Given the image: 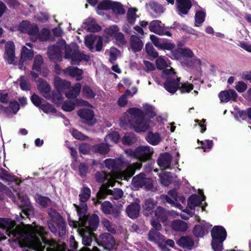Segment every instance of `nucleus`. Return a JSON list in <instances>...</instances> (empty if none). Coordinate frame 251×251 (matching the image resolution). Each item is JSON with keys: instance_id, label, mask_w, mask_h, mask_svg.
Returning a JSON list of instances; mask_svg holds the SVG:
<instances>
[{"instance_id": "nucleus-4", "label": "nucleus", "mask_w": 251, "mask_h": 251, "mask_svg": "<svg viewBox=\"0 0 251 251\" xmlns=\"http://www.w3.org/2000/svg\"><path fill=\"white\" fill-rule=\"evenodd\" d=\"M76 211L80 218L82 220L83 228L82 229L90 230L92 231L95 230L98 226L99 219L98 215L93 214L89 219L88 222H87V218L86 212L87 206L85 203H82L80 206L75 205Z\"/></svg>"}, {"instance_id": "nucleus-32", "label": "nucleus", "mask_w": 251, "mask_h": 251, "mask_svg": "<svg viewBox=\"0 0 251 251\" xmlns=\"http://www.w3.org/2000/svg\"><path fill=\"white\" fill-rule=\"evenodd\" d=\"M149 28L151 32L162 35L164 33V26L161 22L155 20L151 23Z\"/></svg>"}, {"instance_id": "nucleus-33", "label": "nucleus", "mask_w": 251, "mask_h": 251, "mask_svg": "<svg viewBox=\"0 0 251 251\" xmlns=\"http://www.w3.org/2000/svg\"><path fill=\"white\" fill-rule=\"evenodd\" d=\"M140 205L137 203L130 204L126 208V212L130 218H136L139 213Z\"/></svg>"}, {"instance_id": "nucleus-17", "label": "nucleus", "mask_w": 251, "mask_h": 251, "mask_svg": "<svg viewBox=\"0 0 251 251\" xmlns=\"http://www.w3.org/2000/svg\"><path fill=\"white\" fill-rule=\"evenodd\" d=\"M97 242L99 245L102 246L105 249L111 250L113 249L115 242L113 236L108 233L101 234Z\"/></svg>"}, {"instance_id": "nucleus-13", "label": "nucleus", "mask_w": 251, "mask_h": 251, "mask_svg": "<svg viewBox=\"0 0 251 251\" xmlns=\"http://www.w3.org/2000/svg\"><path fill=\"white\" fill-rule=\"evenodd\" d=\"M107 195H112L113 196V198L115 199H118L122 197L123 195V192L121 189H116L114 192L107 188V187L105 185L102 186L99 192L97 194V197L98 200L97 201L95 202V204L99 203V200L103 199L105 196Z\"/></svg>"}, {"instance_id": "nucleus-49", "label": "nucleus", "mask_w": 251, "mask_h": 251, "mask_svg": "<svg viewBox=\"0 0 251 251\" xmlns=\"http://www.w3.org/2000/svg\"><path fill=\"white\" fill-rule=\"evenodd\" d=\"M120 139V136L117 132L113 131L109 133L105 138V141L107 143L110 141H112L113 143H117Z\"/></svg>"}, {"instance_id": "nucleus-60", "label": "nucleus", "mask_w": 251, "mask_h": 251, "mask_svg": "<svg viewBox=\"0 0 251 251\" xmlns=\"http://www.w3.org/2000/svg\"><path fill=\"white\" fill-rule=\"evenodd\" d=\"M115 39L116 44L119 46L125 45L126 43L124 35L121 32L117 33Z\"/></svg>"}, {"instance_id": "nucleus-43", "label": "nucleus", "mask_w": 251, "mask_h": 251, "mask_svg": "<svg viewBox=\"0 0 251 251\" xmlns=\"http://www.w3.org/2000/svg\"><path fill=\"white\" fill-rule=\"evenodd\" d=\"M113 2L109 0H105L101 2L98 6L97 13L99 14H101V10L111 9Z\"/></svg>"}, {"instance_id": "nucleus-28", "label": "nucleus", "mask_w": 251, "mask_h": 251, "mask_svg": "<svg viewBox=\"0 0 251 251\" xmlns=\"http://www.w3.org/2000/svg\"><path fill=\"white\" fill-rule=\"evenodd\" d=\"M79 234L82 238L83 244L86 246L91 245L92 237L95 238L94 234L90 230L81 229L79 230Z\"/></svg>"}, {"instance_id": "nucleus-58", "label": "nucleus", "mask_w": 251, "mask_h": 251, "mask_svg": "<svg viewBox=\"0 0 251 251\" xmlns=\"http://www.w3.org/2000/svg\"><path fill=\"white\" fill-rule=\"evenodd\" d=\"M145 49L146 52L151 56L156 57L158 55L157 52L155 50L152 46L148 43L146 45Z\"/></svg>"}, {"instance_id": "nucleus-46", "label": "nucleus", "mask_w": 251, "mask_h": 251, "mask_svg": "<svg viewBox=\"0 0 251 251\" xmlns=\"http://www.w3.org/2000/svg\"><path fill=\"white\" fill-rule=\"evenodd\" d=\"M91 190L89 188H83L79 194L80 200L82 202H86L90 197Z\"/></svg>"}, {"instance_id": "nucleus-45", "label": "nucleus", "mask_w": 251, "mask_h": 251, "mask_svg": "<svg viewBox=\"0 0 251 251\" xmlns=\"http://www.w3.org/2000/svg\"><path fill=\"white\" fill-rule=\"evenodd\" d=\"M170 173H168L165 171H162L159 174L160 181L162 184L167 186L171 182V178L169 175Z\"/></svg>"}, {"instance_id": "nucleus-10", "label": "nucleus", "mask_w": 251, "mask_h": 251, "mask_svg": "<svg viewBox=\"0 0 251 251\" xmlns=\"http://www.w3.org/2000/svg\"><path fill=\"white\" fill-rule=\"evenodd\" d=\"M126 153L129 156L144 161L150 158L152 151L148 146H140L137 148L134 151L130 149L126 150Z\"/></svg>"}, {"instance_id": "nucleus-6", "label": "nucleus", "mask_w": 251, "mask_h": 251, "mask_svg": "<svg viewBox=\"0 0 251 251\" xmlns=\"http://www.w3.org/2000/svg\"><path fill=\"white\" fill-rule=\"evenodd\" d=\"M199 196L197 195H192L188 200L187 206L185 210L182 211L180 215L181 217L184 219H188L190 216L194 214L195 207L201 204L202 211L204 210V206L201 203L204 201L205 197L203 195L201 190L199 191Z\"/></svg>"}, {"instance_id": "nucleus-38", "label": "nucleus", "mask_w": 251, "mask_h": 251, "mask_svg": "<svg viewBox=\"0 0 251 251\" xmlns=\"http://www.w3.org/2000/svg\"><path fill=\"white\" fill-rule=\"evenodd\" d=\"M119 28L116 25H113L106 28L104 30V37L106 38L109 37H115L117 33L119 32Z\"/></svg>"}, {"instance_id": "nucleus-34", "label": "nucleus", "mask_w": 251, "mask_h": 251, "mask_svg": "<svg viewBox=\"0 0 251 251\" xmlns=\"http://www.w3.org/2000/svg\"><path fill=\"white\" fill-rule=\"evenodd\" d=\"M130 45L134 52L140 51L143 47L142 40L136 35H132L130 39Z\"/></svg>"}, {"instance_id": "nucleus-26", "label": "nucleus", "mask_w": 251, "mask_h": 251, "mask_svg": "<svg viewBox=\"0 0 251 251\" xmlns=\"http://www.w3.org/2000/svg\"><path fill=\"white\" fill-rule=\"evenodd\" d=\"M4 58L9 64H12L15 59V46L12 42H8L5 45Z\"/></svg>"}, {"instance_id": "nucleus-56", "label": "nucleus", "mask_w": 251, "mask_h": 251, "mask_svg": "<svg viewBox=\"0 0 251 251\" xmlns=\"http://www.w3.org/2000/svg\"><path fill=\"white\" fill-rule=\"evenodd\" d=\"M144 108L146 116L152 118L155 115L154 108L151 105L146 104L144 105Z\"/></svg>"}, {"instance_id": "nucleus-12", "label": "nucleus", "mask_w": 251, "mask_h": 251, "mask_svg": "<svg viewBox=\"0 0 251 251\" xmlns=\"http://www.w3.org/2000/svg\"><path fill=\"white\" fill-rule=\"evenodd\" d=\"M185 65L190 68V71L193 74L196 80L199 79L202 75L201 69L204 66V64L200 59L197 58H194L190 61L185 63Z\"/></svg>"}, {"instance_id": "nucleus-47", "label": "nucleus", "mask_w": 251, "mask_h": 251, "mask_svg": "<svg viewBox=\"0 0 251 251\" xmlns=\"http://www.w3.org/2000/svg\"><path fill=\"white\" fill-rule=\"evenodd\" d=\"M101 210L102 212L106 214H113L112 205L111 203L108 201H104L102 203Z\"/></svg>"}, {"instance_id": "nucleus-22", "label": "nucleus", "mask_w": 251, "mask_h": 251, "mask_svg": "<svg viewBox=\"0 0 251 251\" xmlns=\"http://www.w3.org/2000/svg\"><path fill=\"white\" fill-rule=\"evenodd\" d=\"M33 56V51L26 47H24L21 52V57L19 64L20 69L25 70V67L24 66V65L26 64L27 62L32 59Z\"/></svg>"}, {"instance_id": "nucleus-48", "label": "nucleus", "mask_w": 251, "mask_h": 251, "mask_svg": "<svg viewBox=\"0 0 251 251\" xmlns=\"http://www.w3.org/2000/svg\"><path fill=\"white\" fill-rule=\"evenodd\" d=\"M137 9L134 8H131L128 9L127 12V20L130 24H134L138 16L136 14Z\"/></svg>"}, {"instance_id": "nucleus-63", "label": "nucleus", "mask_w": 251, "mask_h": 251, "mask_svg": "<svg viewBox=\"0 0 251 251\" xmlns=\"http://www.w3.org/2000/svg\"><path fill=\"white\" fill-rule=\"evenodd\" d=\"M62 107L65 111H71L75 108V104L71 101H67L63 104Z\"/></svg>"}, {"instance_id": "nucleus-24", "label": "nucleus", "mask_w": 251, "mask_h": 251, "mask_svg": "<svg viewBox=\"0 0 251 251\" xmlns=\"http://www.w3.org/2000/svg\"><path fill=\"white\" fill-rule=\"evenodd\" d=\"M150 39L154 45L159 49L172 50L174 47V45L170 42H164L160 39H158L156 36L151 35Z\"/></svg>"}, {"instance_id": "nucleus-61", "label": "nucleus", "mask_w": 251, "mask_h": 251, "mask_svg": "<svg viewBox=\"0 0 251 251\" xmlns=\"http://www.w3.org/2000/svg\"><path fill=\"white\" fill-rule=\"evenodd\" d=\"M193 88V86L188 82L181 83L179 90L181 93H188Z\"/></svg>"}, {"instance_id": "nucleus-30", "label": "nucleus", "mask_w": 251, "mask_h": 251, "mask_svg": "<svg viewBox=\"0 0 251 251\" xmlns=\"http://www.w3.org/2000/svg\"><path fill=\"white\" fill-rule=\"evenodd\" d=\"M237 97V93L232 89L222 91L219 95L220 100L224 102H226L230 100H235Z\"/></svg>"}, {"instance_id": "nucleus-50", "label": "nucleus", "mask_w": 251, "mask_h": 251, "mask_svg": "<svg viewBox=\"0 0 251 251\" xmlns=\"http://www.w3.org/2000/svg\"><path fill=\"white\" fill-rule=\"evenodd\" d=\"M205 13L203 11H198L195 15V25L199 26L204 22Z\"/></svg>"}, {"instance_id": "nucleus-25", "label": "nucleus", "mask_w": 251, "mask_h": 251, "mask_svg": "<svg viewBox=\"0 0 251 251\" xmlns=\"http://www.w3.org/2000/svg\"><path fill=\"white\" fill-rule=\"evenodd\" d=\"M209 224L203 221L201 225H196L193 229V233L197 237H202L211 227Z\"/></svg>"}, {"instance_id": "nucleus-8", "label": "nucleus", "mask_w": 251, "mask_h": 251, "mask_svg": "<svg viewBox=\"0 0 251 251\" xmlns=\"http://www.w3.org/2000/svg\"><path fill=\"white\" fill-rule=\"evenodd\" d=\"M50 220L48 222V226L50 231L55 233L57 231L56 226L59 230V234H64L65 232V224L63 218L56 211L50 209L48 212Z\"/></svg>"}, {"instance_id": "nucleus-3", "label": "nucleus", "mask_w": 251, "mask_h": 251, "mask_svg": "<svg viewBox=\"0 0 251 251\" xmlns=\"http://www.w3.org/2000/svg\"><path fill=\"white\" fill-rule=\"evenodd\" d=\"M125 117H127L128 122L136 132L145 131L149 127L150 121L145 120V116L139 109H129L125 113Z\"/></svg>"}, {"instance_id": "nucleus-40", "label": "nucleus", "mask_w": 251, "mask_h": 251, "mask_svg": "<svg viewBox=\"0 0 251 251\" xmlns=\"http://www.w3.org/2000/svg\"><path fill=\"white\" fill-rule=\"evenodd\" d=\"M155 203L152 200H149L146 201L144 206V213L146 216H149L150 214H152V209L154 208Z\"/></svg>"}, {"instance_id": "nucleus-27", "label": "nucleus", "mask_w": 251, "mask_h": 251, "mask_svg": "<svg viewBox=\"0 0 251 251\" xmlns=\"http://www.w3.org/2000/svg\"><path fill=\"white\" fill-rule=\"evenodd\" d=\"M43 63V58L41 55H36L35 57L31 74L32 78L35 80L41 73V65Z\"/></svg>"}, {"instance_id": "nucleus-62", "label": "nucleus", "mask_w": 251, "mask_h": 251, "mask_svg": "<svg viewBox=\"0 0 251 251\" xmlns=\"http://www.w3.org/2000/svg\"><path fill=\"white\" fill-rule=\"evenodd\" d=\"M235 88L238 92L242 93L247 89V85L243 81H238L236 83Z\"/></svg>"}, {"instance_id": "nucleus-52", "label": "nucleus", "mask_w": 251, "mask_h": 251, "mask_svg": "<svg viewBox=\"0 0 251 251\" xmlns=\"http://www.w3.org/2000/svg\"><path fill=\"white\" fill-rule=\"evenodd\" d=\"M136 141V139L133 134L131 133L126 134L122 139L123 144L130 145Z\"/></svg>"}, {"instance_id": "nucleus-54", "label": "nucleus", "mask_w": 251, "mask_h": 251, "mask_svg": "<svg viewBox=\"0 0 251 251\" xmlns=\"http://www.w3.org/2000/svg\"><path fill=\"white\" fill-rule=\"evenodd\" d=\"M120 55V52L117 49L115 48H111L110 50V61L112 63L114 62Z\"/></svg>"}, {"instance_id": "nucleus-1", "label": "nucleus", "mask_w": 251, "mask_h": 251, "mask_svg": "<svg viewBox=\"0 0 251 251\" xmlns=\"http://www.w3.org/2000/svg\"><path fill=\"white\" fill-rule=\"evenodd\" d=\"M15 221L10 219H0V228L5 229L7 235L13 236L21 247H27L36 251H65V244L45 238L47 232L43 227L34 223L15 227Z\"/></svg>"}, {"instance_id": "nucleus-16", "label": "nucleus", "mask_w": 251, "mask_h": 251, "mask_svg": "<svg viewBox=\"0 0 251 251\" xmlns=\"http://www.w3.org/2000/svg\"><path fill=\"white\" fill-rule=\"evenodd\" d=\"M144 185L148 189H150L152 186V180L151 179L146 178L145 175L143 174L136 176L132 179V186L134 189H138Z\"/></svg>"}, {"instance_id": "nucleus-15", "label": "nucleus", "mask_w": 251, "mask_h": 251, "mask_svg": "<svg viewBox=\"0 0 251 251\" xmlns=\"http://www.w3.org/2000/svg\"><path fill=\"white\" fill-rule=\"evenodd\" d=\"M102 38L100 36L92 34L87 35L85 38V44L86 47L91 50L94 49L95 44L97 51H100L102 48Z\"/></svg>"}, {"instance_id": "nucleus-20", "label": "nucleus", "mask_w": 251, "mask_h": 251, "mask_svg": "<svg viewBox=\"0 0 251 251\" xmlns=\"http://www.w3.org/2000/svg\"><path fill=\"white\" fill-rule=\"evenodd\" d=\"M13 192L16 195V197L17 198V200H15L16 198L15 197V195L13 194H11V192L4 191L3 192L2 191V194H5L8 195L10 198H12V199H13L14 201L17 202V204L19 205V206L21 207H24L28 206L29 204V201L26 196H21L17 189H13Z\"/></svg>"}, {"instance_id": "nucleus-41", "label": "nucleus", "mask_w": 251, "mask_h": 251, "mask_svg": "<svg viewBox=\"0 0 251 251\" xmlns=\"http://www.w3.org/2000/svg\"><path fill=\"white\" fill-rule=\"evenodd\" d=\"M147 141L152 145L158 144L160 140V137L158 134L149 133L146 137Z\"/></svg>"}, {"instance_id": "nucleus-51", "label": "nucleus", "mask_w": 251, "mask_h": 251, "mask_svg": "<svg viewBox=\"0 0 251 251\" xmlns=\"http://www.w3.org/2000/svg\"><path fill=\"white\" fill-rule=\"evenodd\" d=\"M156 67L158 69L162 70L165 69H169L171 68L170 66H168L167 63L165 60L161 57H158L156 60Z\"/></svg>"}, {"instance_id": "nucleus-29", "label": "nucleus", "mask_w": 251, "mask_h": 251, "mask_svg": "<svg viewBox=\"0 0 251 251\" xmlns=\"http://www.w3.org/2000/svg\"><path fill=\"white\" fill-rule=\"evenodd\" d=\"M176 4L180 14H186L192 6L191 0H176Z\"/></svg>"}, {"instance_id": "nucleus-36", "label": "nucleus", "mask_w": 251, "mask_h": 251, "mask_svg": "<svg viewBox=\"0 0 251 251\" xmlns=\"http://www.w3.org/2000/svg\"><path fill=\"white\" fill-rule=\"evenodd\" d=\"M177 244L183 248L190 249L194 246V242L188 237H182L177 241Z\"/></svg>"}, {"instance_id": "nucleus-39", "label": "nucleus", "mask_w": 251, "mask_h": 251, "mask_svg": "<svg viewBox=\"0 0 251 251\" xmlns=\"http://www.w3.org/2000/svg\"><path fill=\"white\" fill-rule=\"evenodd\" d=\"M87 29L91 32H97L101 30L100 26L98 25L92 19L89 18L86 21Z\"/></svg>"}, {"instance_id": "nucleus-19", "label": "nucleus", "mask_w": 251, "mask_h": 251, "mask_svg": "<svg viewBox=\"0 0 251 251\" xmlns=\"http://www.w3.org/2000/svg\"><path fill=\"white\" fill-rule=\"evenodd\" d=\"M175 59L183 62L184 58H192L194 56L193 51L188 48H179L172 51Z\"/></svg>"}, {"instance_id": "nucleus-5", "label": "nucleus", "mask_w": 251, "mask_h": 251, "mask_svg": "<svg viewBox=\"0 0 251 251\" xmlns=\"http://www.w3.org/2000/svg\"><path fill=\"white\" fill-rule=\"evenodd\" d=\"M141 163H136L133 165H130L123 172H113L108 175L103 174L104 179L108 180V185L113 186L116 179H124L127 180L130 178L135 173L136 170H139L141 168Z\"/></svg>"}, {"instance_id": "nucleus-21", "label": "nucleus", "mask_w": 251, "mask_h": 251, "mask_svg": "<svg viewBox=\"0 0 251 251\" xmlns=\"http://www.w3.org/2000/svg\"><path fill=\"white\" fill-rule=\"evenodd\" d=\"M227 236L225 228L222 226H215L211 230L212 241H224Z\"/></svg>"}, {"instance_id": "nucleus-44", "label": "nucleus", "mask_w": 251, "mask_h": 251, "mask_svg": "<svg viewBox=\"0 0 251 251\" xmlns=\"http://www.w3.org/2000/svg\"><path fill=\"white\" fill-rule=\"evenodd\" d=\"M38 89L42 93L43 96L47 97L50 88L49 85L46 82L40 79L39 84H38Z\"/></svg>"}, {"instance_id": "nucleus-11", "label": "nucleus", "mask_w": 251, "mask_h": 251, "mask_svg": "<svg viewBox=\"0 0 251 251\" xmlns=\"http://www.w3.org/2000/svg\"><path fill=\"white\" fill-rule=\"evenodd\" d=\"M65 57L72 58L71 63L77 64L82 60L88 61L89 57L86 55L81 54L78 51V47L75 44H73L71 47H68L65 50Z\"/></svg>"}, {"instance_id": "nucleus-59", "label": "nucleus", "mask_w": 251, "mask_h": 251, "mask_svg": "<svg viewBox=\"0 0 251 251\" xmlns=\"http://www.w3.org/2000/svg\"><path fill=\"white\" fill-rule=\"evenodd\" d=\"M223 242L220 241H212L211 245L214 251H222L223 249Z\"/></svg>"}, {"instance_id": "nucleus-35", "label": "nucleus", "mask_w": 251, "mask_h": 251, "mask_svg": "<svg viewBox=\"0 0 251 251\" xmlns=\"http://www.w3.org/2000/svg\"><path fill=\"white\" fill-rule=\"evenodd\" d=\"M65 73L70 75L72 77H75L77 80H80L82 74V71L77 68L68 67L64 70Z\"/></svg>"}, {"instance_id": "nucleus-23", "label": "nucleus", "mask_w": 251, "mask_h": 251, "mask_svg": "<svg viewBox=\"0 0 251 251\" xmlns=\"http://www.w3.org/2000/svg\"><path fill=\"white\" fill-rule=\"evenodd\" d=\"M77 114L89 125H92L95 122L94 112L91 109H81L77 111Z\"/></svg>"}, {"instance_id": "nucleus-7", "label": "nucleus", "mask_w": 251, "mask_h": 251, "mask_svg": "<svg viewBox=\"0 0 251 251\" xmlns=\"http://www.w3.org/2000/svg\"><path fill=\"white\" fill-rule=\"evenodd\" d=\"M163 77L166 79L164 83L165 89L171 94H174L179 87V78L172 68L166 69L163 71Z\"/></svg>"}, {"instance_id": "nucleus-57", "label": "nucleus", "mask_w": 251, "mask_h": 251, "mask_svg": "<svg viewBox=\"0 0 251 251\" xmlns=\"http://www.w3.org/2000/svg\"><path fill=\"white\" fill-rule=\"evenodd\" d=\"M1 178L7 181L11 182V187H13L14 185L18 186L20 181L17 179L15 176L5 174L4 176H2Z\"/></svg>"}, {"instance_id": "nucleus-64", "label": "nucleus", "mask_w": 251, "mask_h": 251, "mask_svg": "<svg viewBox=\"0 0 251 251\" xmlns=\"http://www.w3.org/2000/svg\"><path fill=\"white\" fill-rule=\"evenodd\" d=\"M19 81L21 89L23 90H28L29 89V84L27 83L26 79L25 76L21 77Z\"/></svg>"}, {"instance_id": "nucleus-31", "label": "nucleus", "mask_w": 251, "mask_h": 251, "mask_svg": "<svg viewBox=\"0 0 251 251\" xmlns=\"http://www.w3.org/2000/svg\"><path fill=\"white\" fill-rule=\"evenodd\" d=\"M172 157L168 153H165L160 155L158 159V164L162 168L165 169L169 168Z\"/></svg>"}, {"instance_id": "nucleus-18", "label": "nucleus", "mask_w": 251, "mask_h": 251, "mask_svg": "<svg viewBox=\"0 0 251 251\" xmlns=\"http://www.w3.org/2000/svg\"><path fill=\"white\" fill-rule=\"evenodd\" d=\"M164 197L165 198L166 201L171 204L172 206L176 207L180 210L182 208L181 204L178 203V201L184 203L185 199L183 196L177 197L176 190L170 191L168 193V195Z\"/></svg>"}, {"instance_id": "nucleus-2", "label": "nucleus", "mask_w": 251, "mask_h": 251, "mask_svg": "<svg viewBox=\"0 0 251 251\" xmlns=\"http://www.w3.org/2000/svg\"><path fill=\"white\" fill-rule=\"evenodd\" d=\"M154 214V217L151 221V224L153 228L149 233V239L151 241L157 242L162 251H167L169 250L168 247L173 248L174 246L175 242L172 240L164 241L163 237L161 236L157 232L161 227L160 222L163 221L164 218L163 209L160 207H157Z\"/></svg>"}, {"instance_id": "nucleus-55", "label": "nucleus", "mask_w": 251, "mask_h": 251, "mask_svg": "<svg viewBox=\"0 0 251 251\" xmlns=\"http://www.w3.org/2000/svg\"><path fill=\"white\" fill-rule=\"evenodd\" d=\"M111 9L114 13L117 14L121 15L125 13L123 6L119 3L113 2Z\"/></svg>"}, {"instance_id": "nucleus-37", "label": "nucleus", "mask_w": 251, "mask_h": 251, "mask_svg": "<svg viewBox=\"0 0 251 251\" xmlns=\"http://www.w3.org/2000/svg\"><path fill=\"white\" fill-rule=\"evenodd\" d=\"M172 227L175 230L184 231L187 229L188 225L184 221L176 220L172 223Z\"/></svg>"}, {"instance_id": "nucleus-42", "label": "nucleus", "mask_w": 251, "mask_h": 251, "mask_svg": "<svg viewBox=\"0 0 251 251\" xmlns=\"http://www.w3.org/2000/svg\"><path fill=\"white\" fill-rule=\"evenodd\" d=\"M137 92V89L134 88V92L133 94H131L130 92L129 91H126V92L125 94L122 95L121 96L118 101V105L121 107H124L127 104V96H133V94H135V93Z\"/></svg>"}, {"instance_id": "nucleus-14", "label": "nucleus", "mask_w": 251, "mask_h": 251, "mask_svg": "<svg viewBox=\"0 0 251 251\" xmlns=\"http://www.w3.org/2000/svg\"><path fill=\"white\" fill-rule=\"evenodd\" d=\"M19 29L23 32H28L32 41H36L38 32V27L36 25H31L28 21H23L20 25Z\"/></svg>"}, {"instance_id": "nucleus-9", "label": "nucleus", "mask_w": 251, "mask_h": 251, "mask_svg": "<svg viewBox=\"0 0 251 251\" xmlns=\"http://www.w3.org/2000/svg\"><path fill=\"white\" fill-rule=\"evenodd\" d=\"M54 84L56 87L59 89L69 88L70 91L66 93V96L68 98H75L77 97L80 92L81 85L80 83H76L74 87L70 88V83L66 82L60 78L56 77L54 80Z\"/></svg>"}, {"instance_id": "nucleus-53", "label": "nucleus", "mask_w": 251, "mask_h": 251, "mask_svg": "<svg viewBox=\"0 0 251 251\" xmlns=\"http://www.w3.org/2000/svg\"><path fill=\"white\" fill-rule=\"evenodd\" d=\"M35 199L36 202L43 207L46 206L50 202V200L48 198L41 196H37Z\"/></svg>"}]
</instances>
